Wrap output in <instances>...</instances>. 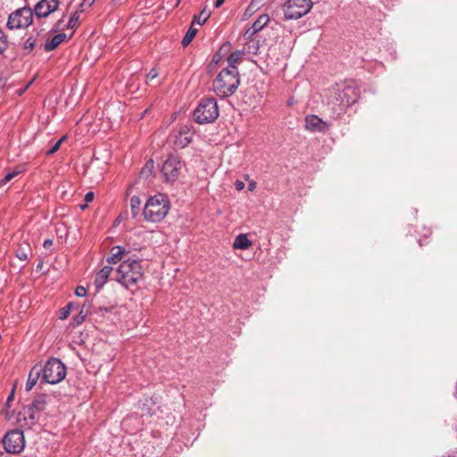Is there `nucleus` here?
<instances>
[{
    "label": "nucleus",
    "mask_w": 457,
    "mask_h": 457,
    "mask_svg": "<svg viewBox=\"0 0 457 457\" xmlns=\"http://www.w3.org/2000/svg\"><path fill=\"white\" fill-rule=\"evenodd\" d=\"M360 96V89L353 80L345 81L337 84L332 89V94L328 98V104L338 107V113L345 112L346 108L357 102Z\"/></svg>",
    "instance_id": "nucleus-1"
},
{
    "label": "nucleus",
    "mask_w": 457,
    "mask_h": 457,
    "mask_svg": "<svg viewBox=\"0 0 457 457\" xmlns=\"http://www.w3.org/2000/svg\"><path fill=\"white\" fill-rule=\"evenodd\" d=\"M240 85L237 68L223 69L212 82V90L219 97L232 96Z\"/></svg>",
    "instance_id": "nucleus-2"
},
{
    "label": "nucleus",
    "mask_w": 457,
    "mask_h": 457,
    "mask_svg": "<svg viewBox=\"0 0 457 457\" xmlns=\"http://www.w3.org/2000/svg\"><path fill=\"white\" fill-rule=\"evenodd\" d=\"M142 278V267L137 260H125L117 270L116 280L126 288L135 286Z\"/></svg>",
    "instance_id": "nucleus-3"
},
{
    "label": "nucleus",
    "mask_w": 457,
    "mask_h": 457,
    "mask_svg": "<svg viewBox=\"0 0 457 457\" xmlns=\"http://www.w3.org/2000/svg\"><path fill=\"white\" fill-rule=\"evenodd\" d=\"M170 210V201L162 194L150 197L143 211L144 217L151 222H159L165 218Z\"/></svg>",
    "instance_id": "nucleus-4"
},
{
    "label": "nucleus",
    "mask_w": 457,
    "mask_h": 457,
    "mask_svg": "<svg viewBox=\"0 0 457 457\" xmlns=\"http://www.w3.org/2000/svg\"><path fill=\"white\" fill-rule=\"evenodd\" d=\"M219 116V108L214 98L203 99L194 112V119L199 124L212 123Z\"/></svg>",
    "instance_id": "nucleus-5"
},
{
    "label": "nucleus",
    "mask_w": 457,
    "mask_h": 457,
    "mask_svg": "<svg viewBox=\"0 0 457 457\" xmlns=\"http://www.w3.org/2000/svg\"><path fill=\"white\" fill-rule=\"evenodd\" d=\"M66 376L65 365L56 358L49 359L42 367V380L48 384H57Z\"/></svg>",
    "instance_id": "nucleus-6"
},
{
    "label": "nucleus",
    "mask_w": 457,
    "mask_h": 457,
    "mask_svg": "<svg viewBox=\"0 0 457 457\" xmlns=\"http://www.w3.org/2000/svg\"><path fill=\"white\" fill-rule=\"evenodd\" d=\"M312 0H287L283 5L286 20H297L307 14L312 7Z\"/></svg>",
    "instance_id": "nucleus-7"
},
{
    "label": "nucleus",
    "mask_w": 457,
    "mask_h": 457,
    "mask_svg": "<svg viewBox=\"0 0 457 457\" xmlns=\"http://www.w3.org/2000/svg\"><path fill=\"white\" fill-rule=\"evenodd\" d=\"M185 167L181 158L177 155H170L162 166V175L166 183H174L181 174Z\"/></svg>",
    "instance_id": "nucleus-8"
},
{
    "label": "nucleus",
    "mask_w": 457,
    "mask_h": 457,
    "mask_svg": "<svg viewBox=\"0 0 457 457\" xmlns=\"http://www.w3.org/2000/svg\"><path fill=\"white\" fill-rule=\"evenodd\" d=\"M6 453H19L25 447V438L23 431L14 429L9 431L3 439Z\"/></svg>",
    "instance_id": "nucleus-9"
},
{
    "label": "nucleus",
    "mask_w": 457,
    "mask_h": 457,
    "mask_svg": "<svg viewBox=\"0 0 457 457\" xmlns=\"http://www.w3.org/2000/svg\"><path fill=\"white\" fill-rule=\"evenodd\" d=\"M33 11L30 8H21L9 15L7 27L10 29L25 28L32 23Z\"/></svg>",
    "instance_id": "nucleus-10"
},
{
    "label": "nucleus",
    "mask_w": 457,
    "mask_h": 457,
    "mask_svg": "<svg viewBox=\"0 0 457 457\" xmlns=\"http://www.w3.org/2000/svg\"><path fill=\"white\" fill-rule=\"evenodd\" d=\"M58 0H40L34 7V13L38 18H46L57 10Z\"/></svg>",
    "instance_id": "nucleus-11"
},
{
    "label": "nucleus",
    "mask_w": 457,
    "mask_h": 457,
    "mask_svg": "<svg viewBox=\"0 0 457 457\" xmlns=\"http://www.w3.org/2000/svg\"><path fill=\"white\" fill-rule=\"evenodd\" d=\"M191 128L188 125L180 126L179 131L175 135L174 145L179 148H185L191 141L193 134L191 133Z\"/></svg>",
    "instance_id": "nucleus-12"
},
{
    "label": "nucleus",
    "mask_w": 457,
    "mask_h": 457,
    "mask_svg": "<svg viewBox=\"0 0 457 457\" xmlns=\"http://www.w3.org/2000/svg\"><path fill=\"white\" fill-rule=\"evenodd\" d=\"M329 125L316 115L311 114L305 117V128L312 132H324Z\"/></svg>",
    "instance_id": "nucleus-13"
},
{
    "label": "nucleus",
    "mask_w": 457,
    "mask_h": 457,
    "mask_svg": "<svg viewBox=\"0 0 457 457\" xmlns=\"http://www.w3.org/2000/svg\"><path fill=\"white\" fill-rule=\"evenodd\" d=\"M37 414L38 412L35 409H32V406L29 404L25 406L22 411H20L19 417H23V420L26 421V425L32 426L37 420ZM19 420H21V418H19Z\"/></svg>",
    "instance_id": "nucleus-14"
},
{
    "label": "nucleus",
    "mask_w": 457,
    "mask_h": 457,
    "mask_svg": "<svg viewBox=\"0 0 457 457\" xmlns=\"http://www.w3.org/2000/svg\"><path fill=\"white\" fill-rule=\"evenodd\" d=\"M112 270V268L111 266L106 265L97 272L94 281V284L97 290L101 289L106 283Z\"/></svg>",
    "instance_id": "nucleus-15"
},
{
    "label": "nucleus",
    "mask_w": 457,
    "mask_h": 457,
    "mask_svg": "<svg viewBox=\"0 0 457 457\" xmlns=\"http://www.w3.org/2000/svg\"><path fill=\"white\" fill-rule=\"evenodd\" d=\"M41 375L42 367L39 365H35L29 374V378L26 383V391L29 392L34 387Z\"/></svg>",
    "instance_id": "nucleus-16"
},
{
    "label": "nucleus",
    "mask_w": 457,
    "mask_h": 457,
    "mask_svg": "<svg viewBox=\"0 0 457 457\" xmlns=\"http://www.w3.org/2000/svg\"><path fill=\"white\" fill-rule=\"evenodd\" d=\"M32 255V249L27 241H23L16 249V256L21 261H27Z\"/></svg>",
    "instance_id": "nucleus-17"
},
{
    "label": "nucleus",
    "mask_w": 457,
    "mask_h": 457,
    "mask_svg": "<svg viewBox=\"0 0 457 457\" xmlns=\"http://www.w3.org/2000/svg\"><path fill=\"white\" fill-rule=\"evenodd\" d=\"M126 251L122 246L115 245L111 249L110 255L107 258L108 263H117L121 261Z\"/></svg>",
    "instance_id": "nucleus-18"
},
{
    "label": "nucleus",
    "mask_w": 457,
    "mask_h": 457,
    "mask_svg": "<svg viewBox=\"0 0 457 457\" xmlns=\"http://www.w3.org/2000/svg\"><path fill=\"white\" fill-rule=\"evenodd\" d=\"M66 39V34L59 33L54 36L50 40H47L45 44V50L47 52H51L54 50L60 44H62Z\"/></svg>",
    "instance_id": "nucleus-19"
},
{
    "label": "nucleus",
    "mask_w": 457,
    "mask_h": 457,
    "mask_svg": "<svg viewBox=\"0 0 457 457\" xmlns=\"http://www.w3.org/2000/svg\"><path fill=\"white\" fill-rule=\"evenodd\" d=\"M243 56L244 52L242 51H235L231 53L227 59L228 66L225 69L237 68V64L242 62Z\"/></svg>",
    "instance_id": "nucleus-20"
},
{
    "label": "nucleus",
    "mask_w": 457,
    "mask_h": 457,
    "mask_svg": "<svg viewBox=\"0 0 457 457\" xmlns=\"http://www.w3.org/2000/svg\"><path fill=\"white\" fill-rule=\"evenodd\" d=\"M252 245V242L247 238L245 234L238 235L233 243V248L235 249H248Z\"/></svg>",
    "instance_id": "nucleus-21"
},
{
    "label": "nucleus",
    "mask_w": 457,
    "mask_h": 457,
    "mask_svg": "<svg viewBox=\"0 0 457 457\" xmlns=\"http://www.w3.org/2000/svg\"><path fill=\"white\" fill-rule=\"evenodd\" d=\"M90 303H84L79 313L73 319V322L75 325H80L85 320L86 317L90 312Z\"/></svg>",
    "instance_id": "nucleus-22"
},
{
    "label": "nucleus",
    "mask_w": 457,
    "mask_h": 457,
    "mask_svg": "<svg viewBox=\"0 0 457 457\" xmlns=\"http://www.w3.org/2000/svg\"><path fill=\"white\" fill-rule=\"evenodd\" d=\"M140 206H141V200L137 195H133L130 198V212L132 218H136L139 212H140Z\"/></svg>",
    "instance_id": "nucleus-23"
},
{
    "label": "nucleus",
    "mask_w": 457,
    "mask_h": 457,
    "mask_svg": "<svg viewBox=\"0 0 457 457\" xmlns=\"http://www.w3.org/2000/svg\"><path fill=\"white\" fill-rule=\"evenodd\" d=\"M154 162L153 160H148L144 167L141 169V171H140V177L142 179H148L151 175H152V172H153V170H154Z\"/></svg>",
    "instance_id": "nucleus-24"
},
{
    "label": "nucleus",
    "mask_w": 457,
    "mask_h": 457,
    "mask_svg": "<svg viewBox=\"0 0 457 457\" xmlns=\"http://www.w3.org/2000/svg\"><path fill=\"white\" fill-rule=\"evenodd\" d=\"M46 403V396L41 395H37L30 405L32 406V409H35L39 413L45 409Z\"/></svg>",
    "instance_id": "nucleus-25"
},
{
    "label": "nucleus",
    "mask_w": 457,
    "mask_h": 457,
    "mask_svg": "<svg viewBox=\"0 0 457 457\" xmlns=\"http://www.w3.org/2000/svg\"><path fill=\"white\" fill-rule=\"evenodd\" d=\"M193 26L194 25L192 24L187 32L186 33V35L184 36V37L182 38L181 44L183 46H187L192 42V40L194 39L197 33V29L194 28Z\"/></svg>",
    "instance_id": "nucleus-26"
},
{
    "label": "nucleus",
    "mask_w": 457,
    "mask_h": 457,
    "mask_svg": "<svg viewBox=\"0 0 457 457\" xmlns=\"http://www.w3.org/2000/svg\"><path fill=\"white\" fill-rule=\"evenodd\" d=\"M270 18L267 14H262L259 18L253 22L252 27L257 30H261L264 26L269 22Z\"/></svg>",
    "instance_id": "nucleus-27"
},
{
    "label": "nucleus",
    "mask_w": 457,
    "mask_h": 457,
    "mask_svg": "<svg viewBox=\"0 0 457 457\" xmlns=\"http://www.w3.org/2000/svg\"><path fill=\"white\" fill-rule=\"evenodd\" d=\"M210 12L204 9L199 15H195L192 24L197 23L198 25H203L210 17Z\"/></svg>",
    "instance_id": "nucleus-28"
},
{
    "label": "nucleus",
    "mask_w": 457,
    "mask_h": 457,
    "mask_svg": "<svg viewBox=\"0 0 457 457\" xmlns=\"http://www.w3.org/2000/svg\"><path fill=\"white\" fill-rule=\"evenodd\" d=\"M38 36V33H36V36L30 35L26 41L24 42V49L25 50H32L37 43V37Z\"/></svg>",
    "instance_id": "nucleus-29"
},
{
    "label": "nucleus",
    "mask_w": 457,
    "mask_h": 457,
    "mask_svg": "<svg viewBox=\"0 0 457 457\" xmlns=\"http://www.w3.org/2000/svg\"><path fill=\"white\" fill-rule=\"evenodd\" d=\"M9 46L7 36L0 29V54L4 53Z\"/></svg>",
    "instance_id": "nucleus-30"
},
{
    "label": "nucleus",
    "mask_w": 457,
    "mask_h": 457,
    "mask_svg": "<svg viewBox=\"0 0 457 457\" xmlns=\"http://www.w3.org/2000/svg\"><path fill=\"white\" fill-rule=\"evenodd\" d=\"M79 19V12H75L70 18L66 27L67 29H74L77 27Z\"/></svg>",
    "instance_id": "nucleus-31"
},
{
    "label": "nucleus",
    "mask_w": 457,
    "mask_h": 457,
    "mask_svg": "<svg viewBox=\"0 0 457 457\" xmlns=\"http://www.w3.org/2000/svg\"><path fill=\"white\" fill-rule=\"evenodd\" d=\"M66 136L62 137L57 142L54 143V145L49 150H47L46 154L51 155L56 153L60 149L62 142L66 140Z\"/></svg>",
    "instance_id": "nucleus-32"
},
{
    "label": "nucleus",
    "mask_w": 457,
    "mask_h": 457,
    "mask_svg": "<svg viewBox=\"0 0 457 457\" xmlns=\"http://www.w3.org/2000/svg\"><path fill=\"white\" fill-rule=\"evenodd\" d=\"M21 173L20 170H14L12 171L8 172L1 180V185H5L10 182L13 178L18 176Z\"/></svg>",
    "instance_id": "nucleus-33"
},
{
    "label": "nucleus",
    "mask_w": 457,
    "mask_h": 457,
    "mask_svg": "<svg viewBox=\"0 0 457 457\" xmlns=\"http://www.w3.org/2000/svg\"><path fill=\"white\" fill-rule=\"evenodd\" d=\"M72 305L73 304L71 303H69L66 306H64L63 308H62L60 310V313H59V319L60 320H65V319L68 318V316L71 313Z\"/></svg>",
    "instance_id": "nucleus-34"
},
{
    "label": "nucleus",
    "mask_w": 457,
    "mask_h": 457,
    "mask_svg": "<svg viewBox=\"0 0 457 457\" xmlns=\"http://www.w3.org/2000/svg\"><path fill=\"white\" fill-rule=\"evenodd\" d=\"M94 3L95 0H83L82 3L79 4L80 10L79 12H81L85 9L91 7Z\"/></svg>",
    "instance_id": "nucleus-35"
},
{
    "label": "nucleus",
    "mask_w": 457,
    "mask_h": 457,
    "mask_svg": "<svg viewBox=\"0 0 457 457\" xmlns=\"http://www.w3.org/2000/svg\"><path fill=\"white\" fill-rule=\"evenodd\" d=\"M75 294H76L77 296L82 297V296L86 295L87 290H86V288L84 287L79 286L75 289Z\"/></svg>",
    "instance_id": "nucleus-36"
},
{
    "label": "nucleus",
    "mask_w": 457,
    "mask_h": 457,
    "mask_svg": "<svg viewBox=\"0 0 457 457\" xmlns=\"http://www.w3.org/2000/svg\"><path fill=\"white\" fill-rule=\"evenodd\" d=\"M255 33H257V30L251 27L245 30L244 36L245 38L250 39Z\"/></svg>",
    "instance_id": "nucleus-37"
},
{
    "label": "nucleus",
    "mask_w": 457,
    "mask_h": 457,
    "mask_svg": "<svg viewBox=\"0 0 457 457\" xmlns=\"http://www.w3.org/2000/svg\"><path fill=\"white\" fill-rule=\"evenodd\" d=\"M158 76V71H156V69L153 68L146 75V79H154L155 78H157Z\"/></svg>",
    "instance_id": "nucleus-38"
},
{
    "label": "nucleus",
    "mask_w": 457,
    "mask_h": 457,
    "mask_svg": "<svg viewBox=\"0 0 457 457\" xmlns=\"http://www.w3.org/2000/svg\"><path fill=\"white\" fill-rule=\"evenodd\" d=\"M86 203H90L93 201L94 199V193L93 192H87L86 195H85V197H84Z\"/></svg>",
    "instance_id": "nucleus-39"
},
{
    "label": "nucleus",
    "mask_w": 457,
    "mask_h": 457,
    "mask_svg": "<svg viewBox=\"0 0 457 457\" xmlns=\"http://www.w3.org/2000/svg\"><path fill=\"white\" fill-rule=\"evenodd\" d=\"M235 185L237 190H242L245 187V183L240 180H237Z\"/></svg>",
    "instance_id": "nucleus-40"
},
{
    "label": "nucleus",
    "mask_w": 457,
    "mask_h": 457,
    "mask_svg": "<svg viewBox=\"0 0 457 457\" xmlns=\"http://www.w3.org/2000/svg\"><path fill=\"white\" fill-rule=\"evenodd\" d=\"M52 245H53V240H52V239H46V240L44 241L43 246H44L45 248H49V247H51Z\"/></svg>",
    "instance_id": "nucleus-41"
},
{
    "label": "nucleus",
    "mask_w": 457,
    "mask_h": 457,
    "mask_svg": "<svg viewBox=\"0 0 457 457\" xmlns=\"http://www.w3.org/2000/svg\"><path fill=\"white\" fill-rule=\"evenodd\" d=\"M224 2H225V0H216L214 3V6L216 8H219L223 4Z\"/></svg>",
    "instance_id": "nucleus-42"
},
{
    "label": "nucleus",
    "mask_w": 457,
    "mask_h": 457,
    "mask_svg": "<svg viewBox=\"0 0 457 457\" xmlns=\"http://www.w3.org/2000/svg\"><path fill=\"white\" fill-rule=\"evenodd\" d=\"M13 396H14V392L12 391V394L7 398V403H9L11 401L13 400Z\"/></svg>",
    "instance_id": "nucleus-43"
},
{
    "label": "nucleus",
    "mask_w": 457,
    "mask_h": 457,
    "mask_svg": "<svg viewBox=\"0 0 457 457\" xmlns=\"http://www.w3.org/2000/svg\"><path fill=\"white\" fill-rule=\"evenodd\" d=\"M256 2H257V0H253L249 5V8H252V9L254 8L257 4Z\"/></svg>",
    "instance_id": "nucleus-44"
},
{
    "label": "nucleus",
    "mask_w": 457,
    "mask_h": 457,
    "mask_svg": "<svg viewBox=\"0 0 457 457\" xmlns=\"http://www.w3.org/2000/svg\"><path fill=\"white\" fill-rule=\"evenodd\" d=\"M0 457H10V455L6 453L0 452Z\"/></svg>",
    "instance_id": "nucleus-45"
},
{
    "label": "nucleus",
    "mask_w": 457,
    "mask_h": 457,
    "mask_svg": "<svg viewBox=\"0 0 457 457\" xmlns=\"http://www.w3.org/2000/svg\"><path fill=\"white\" fill-rule=\"evenodd\" d=\"M87 203H86L85 204L80 205V208H81L82 210H84V209L87 207Z\"/></svg>",
    "instance_id": "nucleus-46"
},
{
    "label": "nucleus",
    "mask_w": 457,
    "mask_h": 457,
    "mask_svg": "<svg viewBox=\"0 0 457 457\" xmlns=\"http://www.w3.org/2000/svg\"><path fill=\"white\" fill-rule=\"evenodd\" d=\"M179 3H180V0H177L176 5H179Z\"/></svg>",
    "instance_id": "nucleus-47"
}]
</instances>
